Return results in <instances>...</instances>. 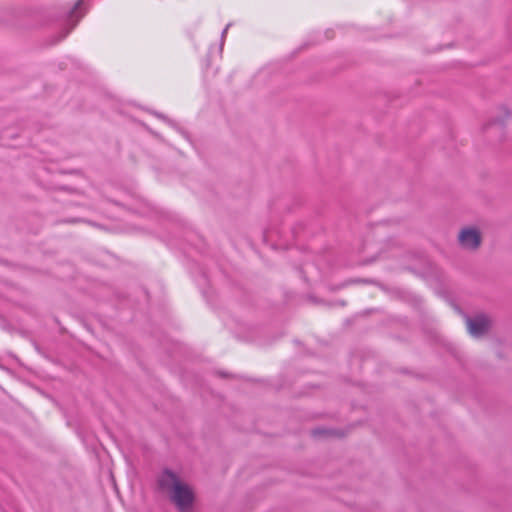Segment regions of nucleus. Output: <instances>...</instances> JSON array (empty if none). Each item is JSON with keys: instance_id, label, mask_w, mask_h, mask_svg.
Segmentation results:
<instances>
[{"instance_id": "4", "label": "nucleus", "mask_w": 512, "mask_h": 512, "mask_svg": "<svg viewBox=\"0 0 512 512\" xmlns=\"http://www.w3.org/2000/svg\"><path fill=\"white\" fill-rule=\"evenodd\" d=\"M458 241L463 248L474 250L481 244V234L476 228L466 227L460 231Z\"/></svg>"}, {"instance_id": "9", "label": "nucleus", "mask_w": 512, "mask_h": 512, "mask_svg": "<svg viewBox=\"0 0 512 512\" xmlns=\"http://www.w3.org/2000/svg\"><path fill=\"white\" fill-rule=\"evenodd\" d=\"M227 29H229V26H226V29H224V33L227 32Z\"/></svg>"}, {"instance_id": "2", "label": "nucleus", "mask_w": 512, "mask_h": 512, "mask_svg": "<svg viewBox=\"0 0 512 512\" xmlns=\"http://www.w3.org/2000/svg\"><path fill=\"white\" fill-rule=\"evenodd\" d=\"M415 263L405 266V269L425 281H440L442 272L440 268L432 263L424 254H415Z\"/></svg>"}, {"instance_id": "5", "label": "nucleus", "mask_w": 512, "mask_h": 512, "mask_svg": "<svg viewBox=\"0 0 512 512\" xmlns=\"http://www.w3.org/2000/svg\"><path fill=\"white\" fill-rule=\"evenodd\" d=\"M81 6H82V0H78L75 3L73 9L70 11L69 17H68V25L70 27L66 31L64 36H66L75 27V25L77 24L79 19L84 15V12L81 11Z\"/></svg>"}, {"instance_id": "1", "label": "nucleus", "mask_w": 512, "mask_h": 512, "mask_svg": "<svg viewBox=\"0 0 512 512\" xmlns=\"http://www.w3.org/2000/svg\"><path fill=\"white\" fill-rule=\"evenodd\" d=\"M158 491L175 507L177 512H193L196 503L194 487L182 475L165 468L156 479Z\"/></svg>"}, {"instance_id": "10", "label": "nucleus", "mask_w": 512, "mask_h": 512, "mask_svg": "<svg viewBox=\"0 0 512 512\" xmlns=\"http://www.w3.org/2000/svg\"><path fill=\"white\" fill-rule=\"evenodd\" d=\"M227 29H229V26H226V29H224V33L227 32Z\"/></svg>"}, {"instance_id": "3", "label": "nucleus", "mask_w": 512, "mask_h": 512, "mask_svg": "<svg viewBox=\"0 0 512 512\" xmlns=\"http://www.w3.org/2000/svg\"><path fill=\"white\" fill-rule=\"evenodd\" d=\"M465 318L468 331L475 338L485 335L490 329V320L484 314H479L475 317L465 315Z\"/></svg>"}, {"instance_id": "6", "label": "nucleus", "mask_w": 512, "mask_h": 512, "mask_svg": "<svg viewBox=\"0 0 512 512\" xmlns=\"http://www.w3.org/2000/svg\"><path fill=\"white\" fill-rule=\"evenodd\" d=\"M502 109H503V111H504V113H505V117H504V118H502V117H497V118H493V119L489 120L487 123H485V124L483 125V131H484V132L488 131V130H489L492 126H494V125H499V126H500L501 131H503V130H504V127H505V120H506L507 118H509V117H510L511 112H510V110H509L508 108H506V107H502Z\"/></svg>"}, {"instance_id": "7", "label": "nucleus", "mask_w": 512, "mask_h": 512, "mask_svg": "<svg viewBox=\"0 0 512 512\" xmlns=\"http://www.w3.org/2000/svg\"><path fill=\"white\" fill-rule=\"evenodd\" d=\"M313 433H314V435H320L322 433H326V431L325 430H314Z\"/></svg>"}, {"instance_id": "8", "label": "nucleus", "mask_w": 512, "mask_h": 512, "mask_svg": "<svg viewBox=\"0 0 512 512\" xmlns=\"http://www.w3.org/2000/svg\"><path fill=\"white\" fill-rule=\"evenodd\" d=\"M416 302L420 305V304L422 303V299L417 298V299H416Z\"/></svg>"}]
</instances>
